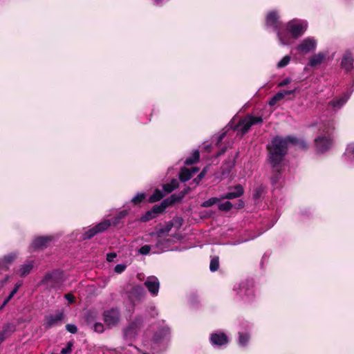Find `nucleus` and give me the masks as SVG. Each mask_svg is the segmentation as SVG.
I'll return each mask as SVG.
<instances>
[{"label": "nucleus", "mask_w": 354, "mask_h": 354, "mask_svg": "<svg viewBox=\"0 0 354 354\" xmlns=\"http://www.w3.org/2000/svg\"><path fill=\"white\" fill-rule=\"evenodd\" d=\"M11 299L12 298H10V296L8 295V297L3 301L1 308L4 307Z\"/></svg>", "instance_id": "obj_53"}, {"label": "nucleus", "mask_w": 354, "mask_h": 354, "mask_svg": "<svg viewBox=\"0 0 354 354\" xmlns=\"http://www.w3.org/2000/svg\"><path fill=\"white\" fill-rule=\"evenodd\" d=\"M288 144L299 145L301 147H306V145L304 141H299L292 136H288L286 138L280 136L274 137L267 147L268 149L269 161L272 167L279 166L287 153Z\"/></svg>", "instance_id": "obj_1"}, {"label": "nucleus", "mask_w": 354, "mask_h": 354, "mask_svg": "<svg viewBox=\"0 0 354 354\" xmlns=\"http://www.w3.org/2000/svg\"><path fill=\"white\" fill-rule=\"evenodd\" d=\"M279 16L276 12H270L268 13L266 18V25L268 26L273 27L275 30L278 28L279 26Z\"/></svg>", "instance_id": "obj_20"}, {"label": "nucleus", "mask_w": 354, "mask_h": 354, "mask_svg": "<svg viewBox=\"0 0 354 354\" xmlns=\"http://www.w3.org/2000/svg\"><path fill=\"white\" fill-rule=\"evenodd\" d=\"M144 285L152 296L158 295L160 288V282L156 277H148L145 280Z\"/></svg>", "instance_id": "obj_9"}, {"label": "nucleus", "mask_w": 354, "mask_h": 354, "mask_svg": "<svg viewBox=\"0 0 354 354\" xmlns=\"http://www.w3.org/2000/svg\"><path fill=\"white\" fill-rule=\"evenodd\" d=\"M232 208V204L230 201L225 202L218 205V209L221 211H230Z\"/></svg>", "instance_id": "obj_37"}, {"label": "nucleus", "mask_w": 354, "mask_h": 354, "mask_svg": "<svg viewBox=\"0 0 354 354\" xmlns=\"http://www.w3.org/2000/svg\"><path fill=\"white\" fill-rule=\"evenodd\" d=\"M132 297H142L145 295V290L140 286H134L131 292Z\"/></svg>", "instance_id": "obj_31"}, {"label": "nucleus", "mask_w": 354, "mask_h": 354, "mask_svg": "<svg viewBox=\"0 0 354 354\" xmlns=\"http://www.w3.org/2000/svg\"><path fill=\"white\" fill-rule=\"evenodd\" d=\"M15 294H16V290H12L9 295L10 298H12Z\"/></svg>", "instance_id": "obj_57"}, {"label": "nucleus", "mask_w": 354, "mask_h": 354, "mask_svg": "<svg viewBox=\"0 0 354 354\" xmlns=\"http://www.w3.org/2000/svg\"><path fill=\"white\" fill-rule=\"evenodd\" d=\"M240 296L246 301H249L254 295L252 288H249L245 283H243L240 285L239 292Z\"/></svg>", "instance_id": "obj_15"}, {"label": "nucleus", "mask_w": 354, "mask_h": 354, "mask_svg": "<svg viewBox=\"0 0 354 354\" xmlns=\"http://www.w3.org/2000/svg\"><path fill=\"white\" fill-rule=\"evenodd\" d=\"M65 298L70 304H72L75 299V297L71 293L65 295Z\"/></svg>", "instance_id": "obj_46"}, {"label": "nucleus", "mask_w": 354, "mask_h": 354, "mask_svg": "<svg viewBox=\"0 0 354 354\" xmlns=\"http://www.w3.org/2000/svg\"><path fill=\"white\" fill-rule=\"evenodd\" d=\"M221 200H222L221 198V197L220 198H216V197L211 198L208 199L207 201H204L201 204V206L203 207H209L212 206L215 203L219 202Z\"/></svg>", "instance_id": "obj_32"}, {"label": "nucleus", "mask_w": 354, "mask_h": 354, "mask_svg": "<svg viewBox=\"0 0 354 354\" xmlns=\"http://www.w3.org/2000/svg\"><path fill=\"white\" fill-rule=\"evenodd\" d=\"M290 82H291V79L290 77H287V78L284 79L283 80L281 81L278 84V86L282 87V86H284L290 84Z\"/></svg>", "instance_id": "obj_44"}, {"label": "nucleus", "mask_w": 354, "mask_h": 354, "mask_svg": "<svg viewBox=\"0 0 354 354\" xmlns=\"http://www.w3.org/2000/svg\"><path fill=\"white\" fill-rule=\"evenodd\" d=\"M116 257V254L114 252L108 253L106 254V260L108 261H113L114 259Z\"/></svg>", "instance_id": "obj_45"}, {"label": "nucleus", "mask_w": 354, "mask_h": 354, "mask_svg": "<svg viewBox=\"0 0 354 354\" xmlns=\"http://www.w3.org/2000/svg\"><path fill=\"white\" fill-rule=\"evenodd\" d=\"M64 314L62 312H59L55 315H47L45 317L44 325L47 328L55 326L61 323Z\"/></svg>", "instance_id": "obj_11"}, {"label": "nucleus", "mask_w": 354, "mask_h": 354, "mask_svg": "<svg viewBox=\"0 0 354 354\" xmlns=\"http://www.w3.org/2000/svg\"><path fill=\"white\" fill-rule=\"evenodd\" d=\"M210 340L213 345L217 346H222L227 344L228 342L227 336L223 333H216L212 334Z\"/></svg>", "instance_id": "obj_16"}, {"label": "nucleus", "mask_w": 354, "mask_h": 354, "mask_svg": "<svg viewBox=\"0 0 354 354\" xmlns=\"http://www.w3.org/2000/svg\"><path fill=\"white\" fill-rule=\"evenodd\" d=\"M96 234H97V232L96 231L95 227L89 229L88 231H86L83 235L82 239L84 240L91 239L93 236H95Z\"/></svg>", "instance_id": "obj_34"}, {"label": "nucleus", "mask_w": 354, "mask_h": 354, "mask_svg": "<svg viewBox=\"0 0 354 354\" xmlns=\"http://www.w3.org/2000/svg\"><path fill=\"white\" fill-rule=\"evenodd\" d=\"M116 221L115 222V224H117L118 222V218H115Z\"/></svg>", "instance_id": "obj_61"}, {"label": "nucleus", "mask_w": 354, "mask_h": 354, "mask_svg": "<svg viewBox=\"0 0 354 354\" xmlns=\"http://www.w3.org/2000/svg\"><path fill=\"white\" fill-rule=\"evenodd\" d=\"M219 261L218 257H214L212 259L209 265V269L212 272H215L218 269Z\"/></svg>", "instance_id": "obj_33"}, {"label": "nucleus", "mask_w": 354, "mask_h": 354, "mask_svg": "<svg viewBox=\"0 0 354 354\" xmlns=\"http://www.w3.org/2000/svg\"><path fill=\"white\" fill-rule=\"evenodd\" d=\"M22 286V282L21 281H19L17 282L15 286V288L12 290H16V292L18 291L19 288Z\"/></svg>", "instance_id": "obj_50"}, {"label": "nucleus", "mask_w": 354, "mask_h": 354, "mask_svg": "<svg viewBox=\"0 0 354 354\" xmlns=\"http://www.w3.org/2000/svg\"><path fill=\"white\" fill-rule=\"evenodd\" d=\"M125 264H118L115 266L114 270L117 273H122L126 269Z\"/></svg>", "instance_id": "obj_41"}, {"label": "nucleus", "mask_w": 354, "mask_h": 354, "mask_svg": "<svg viewBox=\"0 0 354 354\" xmlns=\"http://www.w3.org/2000/svg\"><path fill=\"white\" fill-rule=\"evenodd\" d=\"M326 55L323 53H318L310 57L309 62L310 66H315L321 64L325 59Z\"/></svg>", "instance_id": "obj_21"}, {"label": "nucleus", "mask_w": 354, "mask_h": 354, "mask_svg": "<svg viewBox=\"0 0 354 354\" xmlns=\"http://www.w3.org/2000/svg\"><path fill=\"white\" fill-rule=\"evenodd\" d=\"M250 336L248 334L239 333V344L241 346H245L249 341Z\"/></svg>", "instance_id": "obj_35"}, {"label": "nucleus", "mask_w": 354, "mask_h": 354, "mask_svg": "<svg viewBox=\"0 0 354 354\" xmlns=\"http://www.w3.org/2000/svg\"><path fill=\"white\" fill-rule=\"evenodd\" d=\"M192 177L191 170L187 168H183L179 174V178L182 182H186Z\"/></svg>", "instance_id": "obj_24"}, {"label": "nucleus", "mask_w": 354, "mask_h": 354, "mask_svg": "<svg viewBox=\"0 0 354 354\" xmlns=\"http://www.w3.org/2000/svg\"><path fill=\"white\" fill-rule=\"evenodd\" d=\"M150 250H151V247L149 245H145L144 246H142L139 249V252L141 254L146 255L149 253Z\"/></svg>", "instance_id": "obj_40"}, {"label": "nucleus", "mask_w": 354, "mask_h": 354, "mask_svg": "<svg viewBox=\"0 0 354 354\" xmlns=\"http://www.w3.org/2000/svg\"><path fill=\"white\" fill-rule=\"evenodd\" d=\"M185 194H183L178 197H176V194H172L169 198L164 200L160 205H156L153 206L152 209L147 213L144 216L143 221H149L156 216L158 214L162 213L169 206L173 205L176 202L180 201L185 196Z\"/></svg>", "instance_id": "obj_3"}, {"label": "nucleus", "mask_w": 354, "mask_h": 354, "mask_svg": "<svg viewBox=\"0 0 354 354\" xmlns=\"http://www.w3.org/2000/svg\"><path fill=\"white\" fill-rule=\"evenodd\" d=\"M178 182L177 180L174 179L170 183H167L163 185V190L166 194L171 192L174 189L178 187Z\"/></svg>", "instance_id": "obj_26"}, {"label": "nucleus", "mask_w": 354, "mask_h": 354, "mask_svg": "<svg viewBox=\"0 0 354 354\" xmlns=\"http://www.w3.org/2000/svg\"><path fill=\"white\" fill-rule=\"evenodd\" d=\"M243 206H244V203L242 201H240L239 202L238 207L239 208H242Z\"/></svg>", "instance_id": "obj_55"}, {"label": "nucleus", "mask_w": 354, "mask_h": 354, "mask_svg": "<svg viewBox=\"0 0 354 354\" xmlns=\"http://www.w3.org/2000/svg\"><path fill=\"white\" fill-rule=\"evenodd\" d=\"M157 3H160L162 0H155Z\"/></svg>", "instance_id": "obj_60"}, {"label": "nucleus", "mask_w": 354, "mask_h": 354, "mask_svg": "<svg viewBox=\"0 0 354 354\" xmlns=\"http://www.w3.org/2000/svg\"><path fill=\"white\" fill-rule=\"evenodd\" d=\"M349 96L350 95L348 94H344L342 96L339 97L335 98L328 102V106L329 108L333 109L335 111H337L344 106V104L348 100Z\"/></svg>", "instance_id": "obj_13"}, {"label": "nucleus", "mask_w": 354, "mask_h": 354, "mask_svg": "<svg viewBox=\"0 0 354 354\" xmlns=\"http://www.w3.org/2000/svg\"><path fill=\"white\" fill-rule=\"evenodd\" d=\"M5 332H0V344L5 340Z\"/></svg>", "instance_id": "obj_51"}, {"label": "nucleus", "mask_w": 354, "mask_h": 354, "mask_svg": "<svg viewBox=\"0 0 354 354\" xmlns=\"http://www.w3.org/2000/svg\"><path fill=\"white\" fill-rule=\"evenodd\" d=\"M290 61V57L288 55H286L283 57L277 64L278 68H283L285 67L288 64V63Z\"/></svg>", "instance_id": "obj_36"}, {"label": "nucleus", "mask_w": 354, "mask_h": 354, "mask_svg": "<svg viewBox=\"0 0 354 354\" xmlns=\"http://www.w3.org/2000/svg\"><path fill=\"white\" fill-rule=\"evenodd\" d=\"M189 169L191 170L192 176L198 171V167H192V169Z\"/></svg>", "instance_id": "obj_54"}, {"label": "nucleus", "mask_w": 354, "mask_h": 354, "mask_svg": "<svg viewBox=\"0 0 354 354\" xmlns=\"http://www.w3.org/2000/svg\"><path fill=\"white\" fill-rule=\"evenodd\" d=\"M145 198V194L143 193H139L138 194H136V196H135L133 198H132V202L135 204H138L140 203V202H142L144 198Z\"/></svg>", "instance_id": "obj_38"}, {"label": "nucleus", "mask_w": 354, "mask_h": 354, "mask_svg": "<svg viewBox=\"0 0 354 354\" xmlns=\"http://www.w3.org/2000/svg\"><path fill=\"white\" fill-rule=\"evenodd\" d=\"M297 88L289 91H281L276 93L269 101V105L274 106L277 102L281 101L287 95H291L296 92Z\"/></svg>", "instance_id": "obj_18"}, {"label": "nucleus", "mask_w": 354, "mask_h": 354, "mask_svg": "<svg viewBox=\"0 0 354 354\" xmlns=\"http://www.w3.org/2000/svg\"><path fill=\"white\" fill-rule=\"evenodd\" d=\"M199 156L198 151H194L192 156L185 160V163L186 165H192L198 160Z\"/></svg>", "instance_id": "obj_30"}, {"label": "nucleus", "mask_w": 354, "mask_h": 354, "mask_svg": "<svg viewBox=\"0 0 354 354\" xmlns=\"http://www.w3.org/2000/svg\"><path fill=\"white\" fill-rule=\"evenodd\" d=\"M224 136H225V133L221 134V135L219 136V138H218V142H221V141L223 140V138H224Z\"/></svg>", "instance_id": "obj_58"}, {"label": "nucleus", "mask_w": 354, "mask_h": 354, "mask_svg": "<svg viewBox=\"0 0 354 354\" xmlns=\"http://www.w3.org/2000/svg\"><path fill=\"white\" fill-rule=\"evenodd\" d=\"M66 330L70 332L71 333H75L77 331V328L75 325L74 324H67L66 326Z\"/></svg>", "instance_id": "obj_43"}, {"label": "nucleus", "mask_w": 354, "mask_h": 354, "mask_svg": "<svg viewBox=\"0 0 354 354\" xmlns=\"http://www.w3.org/2000/svg\"><path fill=\"white\" fill-rule=\"evenodd\" d=\"M110 225H111L110 221L105 220V221L100 223L97 225H95V228L96 231L97 232V233H100V232H102L105 231L106 230H107Z\"/></svg>", "instance_id": "obj_27"}, {"label": "nucleus", "mask_w": 354, "mask_h": 354, "mask_svg": "<svg viewBox=\"0 0 354 354\" xmlns=\"http://www.w3.org/2000/svg\"><path fill=\"white\" fill-rule=\"evenodd\" d=\"M316 47L317 40L313 37H308L301 41L297 50L302 54H306L315 50Z\"/></svg>", "instance_id": "obj_8"}, {"label": "nucleus", "mask_w": 354, "mask_h": 354, "mask_svg": "<svg viewBox=\"0 0 354 354\" xmlns=\"http://www.w3.org/2000/svg\"><path fill=\"white\" fill-rule=\"evenodd\" d=\"M72 346H73V344L71 342H68L66 347L63 348L62 349L61 353L66 354V353L71 352L72 351Z\"/></svg>", "instance_id": "obj_42"}, {"label": "nucleus", "mask_w": 354, "mask_h": 354, "mask_svg": "<svg viewBox=\"0 0 354 354\" xmlns=\"http://www.w3.org/2000/svg\"><path fill=\"white\" fill-rule=\"evenodd\" d=\"M125 215H126V213H125L124 212H120V216H119L118 219H120L121 218L124 217V216H125Z\"/></svg>", "instance_id": "obj_56"}, {"label": "nucleus", "mask_w": 354, "mask_h": 354, "mask_svg": "<svg viewBox=\"0 0 354 354\" xmlns=\"http://www.w3.org/2000/svg\"><path fill=\"white\" fill-rule=\"evenodd\" d=\"M307 28L308 24L305 21L293 19L287 24V28L295 39L301 37L305 32Z\"/></svg>", "instance_id": "obj_4"}, {"label": "nucleus", "mask_w": 354, "mask_h": 354, "mask_svg": "<svg viewBox=\"0 0 354 354\" xmlns=\"http://www.w3.org/2000/svg\"><path fill=\"white\" fill-rule=\"evenodd\" d=\"M334 129L335 121L333 120H328L322 123L319 131L327 134V136H319L315 139V147L319 153L325 152L330 147L332 141L330 135Z\"/></svg>", "instance_id": "obj_2"}, {"label": "nucleus", "mask_w": 354, "mask_h": 354, "mask_svg": "<svg viewBox=\"0 0 354 354\" xmlns=\"http://www.w3.org/2000/svg\"><path fill=\"white\" fill-rule=\"evenodd\" d=\"M344 156L351 163L354 164V143L348 145Z\"/></svg>", "instance_id": "obj_23"}, {"label": "nucleus", "mask_w": 354, "mask_h": 354, "mask_svg": "<svg viewBox=\"0 0 354 354\" xmlns=\"http://www.w3.org/2000/svg\"><path fill=\"white\" fill-rule=\"evenodd\" d=\"M163 243L162 241H159L156 245V247L158 249V252H162L164 250L165 248L162 247Z\"/></svg>", "instance_id": "obj_49"}, {"label": "nucleus", "mask_w": 354, "mask_h": 354, "mask_svg": "<svg viewBox=\"0 0 354 354\" xmlns=\"http://www.w3.org/2000/svg\"><path fill=\"white\" fill-rule=\"evenodd\" d=\"M174 225V222H169L167 223L165 227L160 228L157 232L158 236L160 237L163 234H167L170 232L173 226Z\"/></svg>", "instance_id": "obj_29"}, {"label": "nucleus", "mask_w": 354, "mask_h": 354, "mask_svg": "<svg viewBox=\"0 0 354 354\" xmlns=\"http://www.w3.org/2000/svg\"><path fill=\"white\" fill-rule=\"evenodd\" d=\"M277 35L281 44L288 45L292 43L291 37L286 33L285 30H279Z\"/></svg>", "instance_id": "obj_22"}, {"label": "nucleus", "mask_w": 354, "mask_h": 354, "mask_svg": "<svg viewBox=\"0 0 354 354\" xmlns=\"http://www.w3.org/2000/svg\"><path fill=\"white\" fill-rule=\"evenodd\" d=\"M206 174V169H204L198 175V176L194 179L193 182L196 183V185H197L200 181L205 177Z\"/></svg>", "instance_id": "obj_39"}, {"label": "nucleus", "mask_w": 354, "mask_h": 354, "mask_svg": "<svg viewBox=\"0 0 354 354\" xmlns=\"http://www.w3.org/2000/svg\"><path fill=\"white\" fill-rule=\"evenodd\" d=\"M163 196V193L160 189H156L153 194L149 197V201L150 203H155L162 199Z\"/></svg>", "instance_id": "obj_28"}, {"label": "nucleus", "mask_w": 354, "mask_h": 354, "mask_svg": "<svg viewBox=\"0 0 354 354\" xmlns=\"http://www.w3.org/2000/svg\"><path fill=\"white\" fill-rule=\"evenodd\" d=\"M279 178H280V176H279V172H277V173L274 175V176H273V177H272V178H271L272 183L273 185H275V184L277 183L278 179H279Z\"/></svg>", "instance_id": "obj_48"}, {"label": "nucleus", "mask_w": 354, "mask_h": 354, "mask_svg": "<svg viewBox=\"0 0 354 354\" xmlns=\"http://www.w3.org/2000/svg\"><path fill=\"white\" fill-rule=\"evenodd\" d=\"M229 189V192L221 196V199H234L239 198L243 194L244 192L243 187L240 185L230 187Z\"/></svg>", "instance_id": "obj_12"}, {"label": "nucleus", "mask_w": 354, "mask_h": 354, "mask_svg": "<svg viewBox=\"0 0 354 354\" xmlns=\"http://www.w3.org/2000/svg\"><path fill=\"white\" fill-rule=\"evenodd\" d=\"M62 281V272L54 271L45 275L41 281V283L50 288H57L60 286Z\"/></svg>", "instance_id": "obj_5"}, {"label": "nucleus", "mask_w": 354, "mask_h": 354, "mask_svg": "<svg viewBox=\"0 0 354 354\" xmlns=\"http://www.w3.org/2000/svg\"><path fill=\"white\" fill-rule=\"evenodd\" d=\"M353 59L350 52H346L342 57L341 63L342 67L347 71H350L353 68Z\"/></svg>", "instance_id": "obj_19"}, {"label": "nucleus", "mask_w": 354, "mask_h": 354, "mask_svg": "<svg viewBox=\"0 0 354 354\" xmlns=\"http://www.w3.org/2000/svg\"><path fill=\"white\" fill-rule=\"evenodd\" d=\"M262 121L261 117L248 115L239 122L236 129L242 133H245L252 125L261 123Z\"/></svg>", "instance_id": "obj_6"}, {"label": "nucleus", "mask_w": 354, "mask_h": 354, "mask_svg": "<svg viewBox=\"0 0 354 354\" xmlns=\"http://www.w3.org/2000/svg\"><path fill=\"white\" fill-rule=\"evenodd\" d=\"M96 315L94 313H88L86 316V324L94 331L97 333H103L104 330V325L100 322H96Z\"/></svg>", "instance_id": "obj_10"}, {"label": "nucleus", "mask_w": 354, "mask_h": 354, "mask_svg": "<svg viewBox=\"0 0 354 354\" xmlns=\"http://www.w3.org/2000/svg\"><path fill=\"white\" fill-rule=\"evenodd\" d=\"M8 279V277H6V279H4V281H3L2 283V285L0 286V289L1 288V287L3 286V283L6 281V280Z\"/></svg>", "instance_id": "obj_59"}, {"label": "nucleus", "mask_w": 354, "mask_h": 354, "mask_svg": "<svg viewBox=\"0 0 354 354\" xmlns=\"http://www.w3.org/2000/svg\"><path fill=\"white\" fill-rule=\"evenodd\" d=\"M52 237L50 236H39L34 239L31 244V248L33 249H43L48 245L51 242Z\"/></svg>", "instance_id": "obj_14"}, {"label": "nucleus", "mask_w": 354, "mask_h": 354, "mask_svg": "<svg viewBox=\"0 0 354 354\" xmlns=\"http://www.w3.org/2000/svg\"><path fill=\"white\" fill-rule=\"evenodd\" d=\"M189 187H187L185 189H184L183 192H181L180 193H179L178 195H176V197H178L180 196V195H182L183 194L185 193V196L189 192Z\"/></svg>", "instance_id": "obj_52"}, {"label": "nucleus", "mask_w": 354, "mask_h": 354, "mask_svg": "<svg viewBox=\"0 0 354 354\" xmlns=\"http://www.w3.org/2000/svg\"><path fill=\"white\" fill-rule=\"evenodd\" d=\"M172 222H174V225H177V227H180L182 225L183 219L180 218H177L175 220H174Z\"/></svg>", "instance_id": "obj_47"}, {"label": "nucleus", "mask_w": 354, "mask_h": 354, "mask_svg": "<svg viewBox=\"0 0 354 354\" xmlns=\"http://www.w3.org/2000/svg\"><path fill=\"white\" fill-rule=\"evenodd\" d=\"M16 257L17 254L15 253L4 256L0 260V271L7 270Z\"/></svg>", "instance_id": "obj_17"}, {"label": "nucleus", "mask_w": 354, "mask_h": 354, "mask_svg": "<svg viewBox=\"0 0 354 354\" xmlns=\"http://www.w3.org/2000/svg\"><path fill=\"white\" fill-rule=\"evenodd\" d=\"M104 322L105 324L111 328L118 324L120 320V313L118 309L111 308L104 310L103 313Z\"/></svg>", "instance_id": "obj_7"}, {"label": "nucleus", "mask_w": 354, "mask_h": 354, "mask_svg": "<svg viewBox=\"0 0 354 354\" xmlns=\"http://www.w3.org/2000/svg\"><path fill=\"white\" fill-rule=\"evenodd\" d=\"M32 267H33V265L30 262L22 265L21 267L20 268V269L19 270V275L21 277H24V276L27 275L28 274H29V272L32 270Z\"/></svg>", "instance_id": "obj_25"}]
</instances>
